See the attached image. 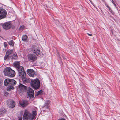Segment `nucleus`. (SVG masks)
Here are the masks:
<instances>
[{"label": "nucleus", "mask_w": 120, "mask_h": 120, "mask_svg": "<svg viewBox=\"0 0 120 120\" xmlns=\"http://www.w3.org/2000/svg\"><path fill=\"white\" fill-rule=\"evenodd\" d=\"M16 83V81L12 79H7L4 81V84L6 86H8L7 88V90L10 91L14 89L13 86L15 85Z\"/></svg>", "instance_id": "obj_1"}, {"label": "nucleus", "mask_w": 120, "mask_h": 120, "mask_svg": "<svg viewBox=\"0 0 120 120\" xmlns=\"http://www.w3.org/2000/svg\"><path fill=\"white\" fill-rule=\"evenodd\" d=\"M12 58L14 59H16L18 58V56L16 54H14L12 57Z\"/></svg>", "instance_id": "obj_20"}, {"label": "nucleus", "mask_w": 120, "mask_h": 120, "mask_svg": "<svg viewBox=\"0 0 120 120\" xmlns=\"http://www.w3.org/2000/svg\"><path fill=\"white\" fill-rule=\"evenodd\" d=\"M58 120H66L65 119H63V118H62L61 119H60Z\"/></svg>", "instance_id": "obj_27"}, {"label": "nucleus", "mask_w": 120, "mask_h": 120, "mask_svg": "<svg viewBox=\"0 0 120 120\" xmlns=\"http://www.w3.org/2000/svg\"><path fill=\"white\" fill-rule=\"evenodd\" d=\"M33 51L34 53L37 56L39 55L40 52L39 49L36 48H34L33 50Z\"/></svg>", "instance_id": "obj_15"}, {"label": "nucleus", "mask_w": 120, "mask_h": 120, "mask_svg": "<svg viewBox=\"0 0 120 120\" xmlns=\"http://www.w3.org/2000/svg\"><path fill=\"white\" fill-rule=\"evenodd\" d=\"M20 63L19 62H15L13 64L14 66L17 69L20 66Z\"/></svg>", "instance_id": "obj_16"}, {"label": "nucleus", "mask_w": 120, "mask_h": 120, "mask_svg": "<svg viewBox=\"0 0 120 120\" xmlns=\"http://www.w3.org/2000/svg\"><path fill=\"white\" fill-rule=\"evenodd\" d=\"M4 112H3V113Z\"/></svg>", "instance_id": "obj_32"}, {"label": "nucleus", "mask_w": 120, "mask_h": 120, "mask_svg": "<svg viewBox=\"0 0 120 120\" xmlns=\"http://www.w3.org/2000/svg\"><path fill=\"white\" fill-rule=\"evenodd\" d=\"M30 84L33 88L36 89L39 88L40 86V81L38 79L32 80Z\"/></svg>", "instance_id": "obj_5"}, {"label": "nucleus", "mask_w": 120, "mask_h": 120, "mask_svg": "<svg viewBox=\"0 0 120 120\" xmlns=\"http://www.w3.org/2000/svg\"><path fill=\"white\" fill-rule=\"evenodd\" d=\"M20 77L22 78L23 81H26V73L24 72L23 68L22 66H20L19 68H17Z\"/></svg>", "instance_id": "obj_4"}, {"label": "nucleus", "mask_w": 120, "mask_h": 120, "mask_svg": "<svg viewBox=\"0 0 120 120\" xmlns=\"http://www.w3.org/2000/svg\"><path fill=\"white\" fill-rule=\"evenodd\" d=\"M19 103L21 106L25 107L26 106L28 105L27 102L25 101H21L19 102Z\"/></svg>", "instance_id": "obj_14"}, {"label": "nucleus", "mask_w": 120, "mask_h": 120, "mask_svg": "<svg viewBox=\"0 0 120 120\" xmlns=\"http://www.w3.org/2000/svg\"><path fill=\"white\" fill-rule=\"evenodd\" d=\"M5 110V109H2L1 110V111H3V110Z\"/></svg>", "instance_id": "obj_29"}, {"label": "nucleus", "mask_w": 120, "mask_h": 120, "mask_svg": "<svg viewBox=\"0 0 120 120\" xmlns=\"http://www.w3.org/2000/svg\"><path fill=\"white\" fill-rule=\"evenodd\" d=\"M50 101L49 100H48L46 101V103L44 107L47 109H48L49 107V106L48 105V104L50 103Z\"/></svg>", "instance_id": "obj_17"}, {"label": "nucleus", "mask_w": 120, "mask_h": 120, "mask_svg": "<svg viewBox=\"0 0 120 120\" xmlns=\"http://www.w3.org/2000/svg\"><path fill=\"white\" fill-rule=\"evenodd\" d=\"M24 28V26H21L20 27V30L22 29H23Z\"/></svg>", "instance_id": "obj_24"}, {"label": "nucleus", "mask_w": 120, "mask_h": 120, "mask_svg": "<svg viewBox=\"0 0 120 120\" xmlns=\"http://www.w3.org/2000/svg\"><path fill=\"white\" fill-rule=\"evenodd\" d=\"M27 36L26 35H23L22 37V39L23 41H25L27 40Z\"/></svg>", "instance_id": "obj_18"}, {"label": "nucleus", "mask_w": 120, "mask_h": 120, "mask_svg": "<svg viewBox=\"0 0 120 120\" xmlns=\"http://www.w3.org/2000/svg\"><path fill=\"white\" fill-rule=\"evenodd\" d=\"M12 50L10 49L8 50L6 52V55L4 57V59L5 60L8 58L9 55L11 54L12 52Z\"/></svg>", "instance_id": "obj_13"}, {"label": "nucleus", "mask_w": 120, "mask_h": 120, "mask_svg": "<svg viewBox=\"0 0 120 120\" xmlns=\"http://www.w3.org/2000/svg\"><path fill=\"white\" fill-rule=\"evenodd\" d=\"M7 14V12L3 8L0 9V19L5 18Z\"/></svg>", "instance_id": "obj_6"}, {"label": "nucleus", "mask_w": 120, "mask_h": 120, "mask_svg": "<svg viewBox=\"0 0 120 120\" xmlns=\"http://www.w3.org/2000/svg\"><path fill=\"white\" fill-rule=\"evenodd\" d=\"M89 0V1H90L91 2V0Z\"/></svg>", "instance_id": "obj_31"}, {"label": "nucleus", "mask_w": 120, "mask_h": 120, "mask_svg": "<svg viewBox=\"0 0 120 120\" xmlns=\"http://www.w3.org/2000/svg\"><path fill=\"white\" fill-rule=\"evenodd\" d=\"M11 26L10 23L7 22L4 23L2 25L3 28L5 29H8L10 28Z\"/></svg>", "instance_id": "obj_12"}, {"label": "nucleus", "mask_w": 120, "mask_h": 120, "mask_svg": "<svg viewBox=\"0 0 120 120\" xmlns=\"http://www.w3.org/2000/svg\"><path fill=\"white\" fill-rule=\"evenodd\" d=\"M89 0V1H90L91 2V0Z\"/></svg>", "instance_id": "obj_30"}, {"label": "nucleus", "mask_w": 120, "mask_h": 120, "mask_svg": "<svg viewBox=\"0 0 120 120\" xmlns=\"http://www.w3.org/2000/svg\"><path fill=\"white\" fill-rule=\"evenodd\" d=\"M3 72L6 76H8L14 77L15 75V71L10 67H7L5 68Z\"/></svg>", "instance_id": "obj_3"}, {"label": "nucleus", "mask_w": 120, "mask_h": 120, "mask_svg": "<svg viewBox=\"0 0 120 120\" xmlns=\"http://www.w3.org/2000/svg\"><path fill=\"white\" fill-rule=\"evenodd\" d=\"M28 95L30 98H33L34 96V91L31 88H28L27 90Z\"/></svg>", "instance_id": "obj_9"}, {"label": "nucleus", "mask_w": 120, "mask_h": 120, "mask_svg": "<svg viewBox=\"0 0 120 120\" xmlns=\"http://www.w3.org/2000/svg\"><path fill=\"white\" fill-rule=\"evenodd\" d=\"M36 120H37V119Z\"/></svg>", "instance_id": "obj_33"}, {"label": "nucleus", "mask_w": 120, "mask_h": 120, "mask_svg": "<svg viewBox=\"0 0 120 120\" xmlns=\"http://www.w3.org/2000/svg\"><path fill=\"white\" fill-rule=\"evenodd\" d=\"M27 72L28 75L31 77H34L36 75L34 71L31 69H29L27 70Z\"/></svg>", "instance_id": "obj_8"}, {"label": "nucleus", "mask_w": 120, "mask_h": 120, "mask_svg": "<svg viewBox=\"0 0 120 120\" xmlns=\"http://www.w3.org/2000/svg\"><path fill=\"white\" fill-rule=\"evenodd\" d=\"M36 114L35 111H33L32 114L29 112L27 110H25L23 116V119L24 120H27L28 119L30 120H33L35 117Z\"/></svg>", "instance_id": "obj_2"}, {"label": "nucleus", "mask_w": 120, "mask_h": 120, "mask_svg": "<svg viewBox=\"0 0 120 120\" xmlns=\"http://www.w3.org/2000/svg\"><path fill=\"white\" fill-rule=\"evenodd\" d=\"M28 59L29 61L31 62H33L37 59V57L34 54H30L28 55Z\"/></svg>", "instance_id": "obj_7"}, {"label": "nucleus", "mask_w": 120, "mask_h": 120, "mask_svg": "<svg viewBox=\"0 0 120 120\" xmlns=\"http://www.w3.org/2000/svg\"><path fill=\"white\" fill-rule=\"evenodd\" d=\"M4 45L5 47H6L7 46V44L6 42H4Z\"/></svg>", "instance_id": "obj_23"}, {"label": "nucleus", "mask_w": 120, "mask_h": 120, "mask_svg": "<svg viewBox=\"0 0 120 120\" xmlns=\"http://www.w3.org/2000/svg\"><path fill=\"white\" fill-rule=\"evenodd\" d=\"M42 91L41 90L39 91L37 93V95H39L40 94H42Z\"/></svg>", "instance_id": "obj_21"}, {"label": "nucleus", "mask_w": 120, "mask_h": 120, "mask_svg": "<svg viewBox=\"0 0 120 120\" xmlns=\"http://www.w3.org/2000/svg\"><path fill=\"white\" fill-rule=\"evenodd\" d=\"M7 103L8 106L10 108H14L15 105L14 102L12 100H8L7 101Z\"/></svg>", "instance_id": "obj_10"}, {"label": "nucleus", "mask_w": 120, "mask_h": 120, "mask_svg": "<svg viewBox=\"0 0 120 120\" xmlns=\"http://www.w3.org/2000/svg\"><path fill=\"white\" fill-rule=\"evenodd\" d=\"M8 43L10 46H14L13 42L12 40H10L8 42Z\"/></svg>", "instance_id": "obj_19"}, {"label": "nucleus", "mask_w": 120, "mask_h": 120, "mask_svg": "<svg viewBox=\"0 0 120 120\" xmlns=\"http://www.w3.org/2000/svg\"><path fill=\"white\" fill-rule=\"evenodd\" d=\"M87 34H88V35H89V36H92V34H89V33H87Z\"/></svg>", "instance_id": "obj_26"}, {"label": "nucleus", "mask_w": 120, "mask_h": 120, "mask_svg": "<svg viewBox=\"0 0 120 120\" xmlns=\"http://www.w3.org/2000/svg\"><path fill=\"white\" fill-rule=\"evenodd\" d=\"M18 88L19 90L22 92L25 91L27 89L26 86L21 83L18 86Z\"/></svg>", "instance_id": "obj_11"}, {"label": "nucleus", "mask_w": 120, "mask_h": 120, "mask_svg": "<svg viewBox=\"0 0 120 120\" xmlns=\"http://www.w3.org/2000/svg\"><path fill=\"white\" fill-rule=\"evenodd\" d=\"M106 7L108 8V10L111 12L112 13V9L110 8V7L109 6H108V5H106Z\"/></svg>", "instance_id": "obj_22"}, {"label": "nucleus", "mask_w": 120, "mask_h": 120, "mask_svg": "<svg viewBox=\"0 0 120 120\" xmlns=\"http://www.w3.org/2000/svg\"><path fill=\"white\" fill-rule=\"evenodd\" d=\"M19 120H22V119L21 118H19Z\"/></svg>", "instance_id": "obj_28"}, {"label": "nucleus", "mask_w": 120, "mask_h": 120, "mask_svg": "<svg viewBox=\"0 0 120 120\" xmlns=\"http://www.w3.org/2000/svg\"><path fill=\"white\" fill-rule=\"evenodd\" d=\"M8 93L7 92H5L4 93V95L5 96H6L7 95H8Z\"/></svg>", "instance_id": "obj_25"}]
</instances>
